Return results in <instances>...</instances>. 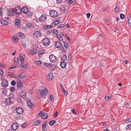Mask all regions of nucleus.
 <instances>
[{"instance_id":"obj_1","label":"nucleus","mask_w":131,"mask_h":131,"mask_svg":"<svg viewBox=\"0 0 131 131\" xmlns=\"http://www.w3.org/2000/svg\"><path fill=\"white\" fill-rule=\"evenodd\" d=\"M39 91L41 92V96L43 98H45L46 95L48 93V90L46 88H43L42 86H40L39 87Z\"/></svg>"},{"instance_id":"obj_2","label":"nucleus","mask_w":131,"mask_h":131,"mask_svg":"<svg viewBox=\"0 0 131 131\" xmlns=\"http://www.w3.org/2000/svg\"><path fill=\"white\" fill-rule=\"evenodd\" d=\"M49 39L47 38H45L43 39L42 42L43 45L45 46H48L50 43Z\"/></svg>"},{"instance_id":"obj_3","label":"nucleus","mask_w":131,"mask_h":131,"mask_svg":"<svg viewBox=\"0 0 131 131\" xmlns=\"http://www.w3.org/2000/svg\"><path fill=\"white\" fill-rule=\"evenodd\" d=\"M25 73L22 72H21L17 77H15V78H18V79L22 78L23 81H25L26 80V78L25 77Z\"/></svg>"},{"instance_id":"obj_4","label":"nucleus","mask_w":131,"mask_h":131,"mask_svg":"<svg viewBox=\"0 0 131 131\" xmlns=\"http://www.w3.org/2000/svg\"><path fill=\"white\" fill-rule=\"evenodd\" d=\"M17 85L18 88L22 89L23 87V85L22 82L19 79H18L17 81Z\"/></svg>"},{"instance_id":"obj_5","label":"nucleus","mask_w":131,"mask_h":131,"mask_svg":"<svg viewBox=\"0 0 131 131\" xmlns=\"http://www.w3.org/2000/svg\"><path fill=\"white\" fill-rule=\"evenodd\" d=\"M50 15L51 17H56L57 16V12L54 10H51L50 12Z\"/></svg>"},{"instance_id":"obj_6","label":"nucleus","mask_w":131,"mask_h":131,"mask_svg":"<svg viewBox=\"0 0 131 131\" xmlns=\"http://www.w3.org/2000/svg\"><path fill=\"white\" fill-rule=\"evenodd\" d=\"M49 58L50 61L52 62H54L56 61L57 57L53 54H51L49 56Z\"/></svg>"},{"instance_id":"obj_7","label":"nucleus","mask_w":131,"mask_h":131,"mask_svg":"<svg viewBox=\"0 0 131 131\" xmlns=\"http://www.w3.org/2000/svg\"><path fill=\"white\" fill-rule=\"evenodd\" d=\"M1 84L4 88H6L8 86V83L7 80L4 79L2 81Z\"/></svg>"},{"instance_id":"obj_8","label":"nucleus","mask_w":131,"mask_h":131,"mask_svg":"<svg viewBox=\"0 0 131 131\" xmlns=\"http://www.w3.org/2000/svg\"><path fill=\"white\" fill-rule=\"evenodd\" d=\"M16 111L17 113L19 114H22L24 112L22 108L20 107H18L16 108Z\"/></svg>"},{"instance_id":"obj_9","label":"nucleus","mask_w":131,"mask_h":131,"mask_svg":"<svg viewBox=\"0 0 131 131\" xmlns=\"http://www.w3.org/2000/svg\"><path fill=\"white\" fill-rule=\"evenodd\" d=\"M14 11L17 14H20L21 13V8H20L19 6H18L17 7L15 8Z\"/></svg>"},{"instance_id":"obj_10","label":"nucleus","mask_w":131,"mask_h":131,"mask_svg":"<svg viewBox=\"0 0 131 131\" xmlns=\"http://www.w3.org/2000/svg\"><path fill=\"white\" fill-rule=\"evenodd\" d=\"M10 97H11L5 99V100L4 101L5 104L7 105H9L12 104V102Z\"/></svg>"},{"instance_id":"obj_11","label":"nucleus","mask_w":131,"mask_h":131,"mask_svg":"<svg viewBox=\"0 0 131 131\" xmlns=\"http://www.w3.org/2000/svg\"><path fill=\"white\" fill-rule=\"evenodd\" d=\"M18 125L16 123H13L11 125L12 129L14 130H16L18 128Z\"/></svg>"},{"instance_id":"obj_12","label":"nucleus","mask_w":131,"mask_h":131,"mask_svg":"<svg viewBox=\"0 0 131 131\" xmlns=\"http://www.w3.org/2000/svg\"><path fill=\"white\" fill-rule=\"evenodd\" d=\"M22 12L24 14H27L28 12V8L26 6L23 7L21 9Z\"/></svg>"},{"instance_id":"obj_13","label":"nucleus","mask_w":131,"mask_h":131,"mask_svg":"<svg viewBox=\"0 0 131 131\" xmlns=\"http://www.w3.org/2000/svg\"><path fill=\"white\" fill-rule=\"evenodd\" d=\"M14 11L13 9H8L7 14L9 16H13L14 15Z\"/></svg>"},{"instance_id":"obj_14","label":"nucleus","mask_w":131,"mask_h":131,"mask_svg":"<svg viewBox=\"0 0 131 131\" xmlns=\"http://www.w3.org/2000/svg\"><path fill=\"white\" fill-rule=\"evenodd\" d=\"M47 19V17L44 15H42L39 18V20L41 22H44Z\"/></svg>"},{"instance_id":"obj_15","label":"nucleus","mask_w":131,"mask_h":131,"mask_svg":"<svg viewBox=\"0 0 131 131\" xmlns=\"http://www.w3.org/2000/svg\"><path fill=\"white\" fill-rule=\"evenodd\" d=\"M25 58V55L23 54H20L19 58L20 60V61L21 63L23 62Z\"/></svg>"},{"instance_id":"obj_16","label":"nucleus","mask_w":131,"mask_h":131,"mask_svg":"<svg viewBox=\"0 0 131 131\" xmlns=\"http://www.w3.org/2000/svg\"><path fill=\"white\" fill-rule=\"evenodd\" d=\"M41 118L43 119L47 118L48 117V115L46 113L42 112L41 115Z\"/></svg>"},{"instance_id":"obj_17","label":"nucleus","mask_w":131,"mask_h":131,"mask_svg":"<svg viewBox=\"0 0 131 131\" xmlns=\"http://www.w3.org/2000/svg\"><path fill=\"white\" fill-rule=\"evenodd\" d=\"M47 121H44L42 125V130L43 131H45L46 129V125L47 124Z\"/></svg>"},{"instance_id":"obj_18","label":"nucleus","mask_w":131,"mask_h":131,"mask_svg":"<svg viewBox=\"0 0 131 131\" xmlns=\"http://www.w3.org/2000/svg\"><path fill=\"white\" fill-rule=\"evenodd\" d=\"M54 46L56 48H60L61 46V43L58 41L56 42L55 43Z\"/></svg>"},{"instance_id":"obj_19","label":"nucleus","mask_w":131,"mask_h":131,"mask_svg":"<svg viewBox=\"0 0 131 131\" xmlns=\"http://www.w3.org/2000/svg\"><path fill=\"white\" fill-rule=\"evenodd\" d=\"M29 52L31 55H33L37 53V50L36 49H31L29 50Z\"/></svg>"},{"instance_id":"obj_20","label":"nucleus","mask_w":131,"mask_h":131,"mask_svg":"<svg viewBox=\"0 0 131 131\" xmlns=\"http://www.w3.org/2000/svg\"><path fill=\"white\" fill-rule=\"evenodd\" d=\"M47 78L49 80H52L53 78V75L52 73H50L47 76Z\"/></svg>"},{"instance_id":"obj_21","label":"nucleus","mask_w":131,"mask_h":131,"mask_svg":"<svg viewBox=\"0 0 131 131\" xmlns=\"http://www.w3.org/2000/svg\"><path fill=\"white\" fill-rule=\"evenodd\" d=\"M67 57L65 54H63L62 55L61 58V60L63 61L67 60Z\"/></svg>"},{"instance_id":"obj_22","label":"nucleus","mask_w":131,"mask_h":131,"mask_svg":"<svg viewBox=\"0 0 131 131\" xmlns=\"http://www.w3.org/2000/svg\"><path fill=\"white\" fill-rule=\"evenodd\" d=\"M27 104L29 107L30 108H31L32 107V106L33 105V103L32 102L30 101L29 100L27 102Z\"/></svg>"},{"instance_id":"obj_23","label":"nucleus","mask_w":131,"mask_h":131,"mask_svg":"<svg viewBox=\"0 0 131 131\" xmlns=\"http://www.w3.org/2000/svg\"><path fill=\"white\" fill-rule=\"evenodd\" d=\"M34 33V35L36 37H38L40 36L41 34L40 32L38 31H36Z\"/></svg>"},{"instance_id":"obj_24","label":"nucleus","mask_w":131,"mask_h":131,"mask_svg":"<svg viewBox=\"0 0 131 131\" xmlns=\"http://www.w3.org/2000/svg\"><path fill=\"white\" fill-rule=\"evenodd\" d=\"M0 22L2 24H3L4 25H7L8 24L7 21L4 19L0 21Z\"/></svg>"},{"instance_id":"obj_25","label":"nucleus","mask_w":131,"mask_h":131,"mask_svg":"<svg viewBox=\"0 0 131 131\" xmlns=\"http://www.w3.org/2000/svg\"><path fill=\"white\" fill-rule=\"evenodd\" d=\"M128 23L129 26L131 27V17L130 16L127 17Z\"/></svg>"},{"instance_id":"obj_26","label":"nucleus","mask_w":131,"mask_h":131,"mask_svg":"<svg viewBox=\"0 0 131 131\" xmlns=\"http://www.w3.org/2000/svg\"><path fill=\"white\" fill-rule=\"evenodd\" d=\"M60 65L62 68H65L66 66L67 63L65 62H62L60 63Z\"/></svg>"},{"instance_id":"obj_27","label":"nucleus","mask_w":131,"mask_h":131,"mask_svg":"<svg viewBox=\"0 0 131 131\" xmlns=\"http://www.w3.org/2000/svg\"><path fill=\"white\" fill-rule=\"evenodd\" d=\"M45 52V50L43 49H41L40 50L39 53L38 54V56L40 57H41V55L43 54Z\"/></svg>"},{"instance_id":"obj_28","label":"nucleus","mask_w":131,"mask_h":131,"mask_svg":"<svg viewBox=\"0 0 131 131\" xmlns=\"http://www.w3.org/2000/svg\"><path fill=\"white\" fill-rule=\"evenodd\" d=\"M34 63L36 65L40 66L42 62L40 60H39L38 61H34Z\"/></svg>"},{"instance_id":"obj_29","label":"nucleus","mask_w":131,"mask_h":131,"mask_svg":"<svg viewBox=\"0 0 131 131\" xmlns=\"http://www.w3.org/2000/svg\"><path fill=\"white\" fill-rule=\"evenodd\" d=\"M18 35L19 37L22 39H24L25 37V36L24 34L21 32L19 33Z\"/></svg>"},{"instance_id":"obj_30","label":"nucleus","mask_w":131,"mask_h":131,"mask_svg":"<svg viewBox=\"0 0 131 131\" xmlns=\"http://www.w3.org/2000/svg\"><path fill=\"white\" fill-rule=\"evenodd\" d=\"M21 63V64L20 65V67H21L22 68L24 69H26L27 68V66L26 64H24V62Z\"/></svg>"},{"instance_id":"obj_31","label":"nucleus","mask_w":131,"mask_h":131,"mask_svg":"<svg viewBox=\"0 0 131 131\" xmlns=\"http://www.w3.org/2000/svg\"><path fill=\"white\" fill-rule=\"evenodd\" d=\"M44 65L45 66L49 68H52L53 66V65L52 64H51L50 63H44Z\"/></svg>"},{"instance_id":"obj_32","label":"nucleus","mask_w":131,"mask_h":131,"mask_svg":"<svg viewBox=\"0 0 131 131\" xmlns=\"http://www.w3.org/2000/svg\"><path fill=\"white\" fill-rule=\"evenodd\" d=\"M20 95L23 98H25L26 96V94L25 92H21L20 93Z\"/></svg>"},{"instance_id":"obj_33","label":"nucleus","mask_w":131,"mask_h":131,"mask_svg":"<svg viewBox=\"0 0 131 131\" xmlns=\"http://www.w3.org/2000/svg\"><path fill=\"white\" fill-rule=\"evenodd\" d=\"M18 57H16L14 59V62L15 64L18 65L19 64L18 62Z\"/></svg>"},{"instance_id":"obj_34","label":"nucleus","mask_w":131,"mask_h":131,"mask_svg":"<svg viewBox=\"0 0 131 131\" xmlns=\"http://www.w3.org/2000/svg\"><path fill=\"white\" fill-rule=\"evenodd\" d=\"M12 40L14 42H15L18 41V39L17 37L14 36L12 38Z\"/></svg>"},{"instance_id":"obj_35","label":"nucleus","mask_w":131,"mask_h":131,"mask_svg":"<svg viewBox=\"0 0 131 131\" xmlns=\"http://www.w3.org/2000/svg\"><path fill=\"white\" fill-rule=\"evenodd\" d=\"M52 27V26L51 25H47L46 26H44L43 27V28L44 29H47Z\"/></svg>"},{"instance_id":"obj_36","label":"nucleus","mask_w":131,"mask_h":131,"mask_svg":"<svg viewBox=\"0 0 131 131\" xmlns=\"http://www.w3.org/2000/svg\"><path fill=\"white\" fill-rule=\"evenodd\" d=\"M60 22V20H57L56 21L54 22H53L52 24V25L53 26H54L55 25H56L59 23Z\"/></svg>"},{"instance_id":"obj_37","label":"nucleus","mask_w":131,"mask_h":131,"mask_svg":"<svg viewBox=\"0 0 131 131\" xmlns=\"http://www.w3.org/2000/svg\"><path fill=\"white\" fill-rule=\"evenodd\" d=\"M21 23V21L17 19H16L15 23L17 25H19Z\"/></svg>"},{"instance_id":"obj_38","label":"nucleus","mask_w":131,"mask_h":131,"mask_svg":"<svg viewBox=\"0 0 131 131\" xmlns=\"http://www.w3.org/2000/svg\"><path fill=\"white\" fill-rule=\"evenodd\" d=\"M2 93L5 95H6L7 93V90L5 88H4L3 89Z\"/></svg>"},{"instance_id":"obj_39","label":"nucleus","mask_w":131,"mask_h":131,"mask_svg":"<svg viewBox=\"0 0 131 131\" xmlns=\"http://www.w3.org/2000/svg\"><path fill=\"white\" fill-rule=\"evenodd\" d=\"M63 42L64 44V48L66 49H67L68 47V43L67 42H65L64 41H63Z\"/></svg>"},{"instance_id":"obj_40","label":"nucleus","mask_w":131,"mask_h":131,"mask_svg":"<svg viewBox=\"0 0 131 131\" xmlns=\"http://www.w3.org/2000/svg\"><path fill=\"white\" fill-rule=\"evenodd\" d=\"M56 121L53 120L50 121L49 123V124L50 126H51L54 124Z\"/></svg>"},{"instance_id":"obj_41","label":"nucleus","mask_w":131,"mask_h":131,"mask_svg":"<svg viewBox=\"0 0 131 131\" xmlns=\"http://www.w3.org/2000/svg\"><path fill=\"white\" fill-rule=\"evenodd\" d=\"M41 121L40 120H38L35 121V124L36 125H38L40 124Z\"/></svg>"},{"instance_id":"obj_42","label":"nucleus","mask_w":131,"mask_h":131,"mask_svg":"<svg viewBox=\"0 0 131 131\" xmlns=\"http://www.w3.org/2000/svg\"><path fill=\"white\" fill-rule=\"evenodd\" d=\"M8 74L11 77H12V78L15 77V75L14 74L10 72H8Z\"/></svg>"},{"instance_id":"obj_43","label":"nucleus","mask_w":131,"mask_h":131,"mask_svg":"<svg viewBox=\"0 0 131 131\" xmlns=\"http://www.w3.org/2000/svg\"><path fill=\"white\" fill-rule=\"evenodd\" d=\"M120 7H119L117 6L115 7L114 11L115 12H118L120 9Z\"/></svg>"},{"instance_id":"obj_44","label":"nucleus","mask_w":131,"mask_h":131,"mask_svg":"<svg viewBox=\"0 0 131 131\" xmlns=\"http://www.w3.org/2000/svg\"><path fill=\"white\" fill-rule=\"evenodd\" d=\"M131 122V118H129L127 119L125 121H124V123H126L127 124L128 123H129L130 122Z\"/></svg>"},{"instance_id":"obj_45","label":"nucleus","mask_w":131,"mask_h":131,"mask_svg":"<svg viewBox=\"0 0 131 131\" xmlns=\"http://www.w3.org/2000/svg\"><path fill=\"white\" fill-rule=\"evenodd\" d=\"M62 90L65 95H67V92L66 90H65V89L63 88H62Z\"/></svg>"},{"instance_id":"obj_46","label":"nucleus","mask_w":131,"mask_h":131,"mask_svg":"<svg viewBox=\"0 0 131 131\" xmlns=\"http://www.w3.org/2000/svg\"><path fill=\"white\" fill-rule=\"evenodd\" d=\"M64 35V34L62 32H61L59 35H60V38H61V40L63 41V39L62 38V37Z\"/></svg>"},{"instance_id":"obj_47","label":"nucleus","mask_w":131,"mask_h":131,"mask_svg":"<svg viewBox=\"0 0 131 131\" xmlns=\"http://www.w3.org/2000/svg\"><path fill=\"white\" fill-rule=\"evenodd\" d=\"M130 127H131V124L127 125L126 126L125 129L127 130H129L130 129Z\"/></svg>"},{"instance_id":"obj_48","label":"nucleus","mask_w":131,"mask_h":131,"mask_svg":"<svg viewBox=\"0 0 131 131\" xmlns=\"http://www.w3.org/2000/svg\"><path fill=\"white\" fill-rule=\"evenodd\" d=\"M120 17L121 19H123L125 17V15L122 13H121L120 15Z\"/></svg>"},{"instance_id":"obj_49","label":"nucleus","mask_w":131,"mask_h":131,"mask_svg":"<svg viewBox=\"0 0 131 131\" xmlns=\"http://www.w3.org/2000/svg\"><path fill=\"white\" fill-rule=\"evenodd\" d=\"M67 3H69L70 4H71L73 3V1L72 0H66Z\"/></svg>"},{"instance_id":"obj_50","label":"nucleus","mask_w":131,"mask_h":131,"mask_svg":"<svg viewBox=\"0 0 131 131\" xmlns=\"http://www.w3.org/2000/svg\"><path fill=\"white\" fill-rule=\"evenodd\" d=\"M51 32L54 34H56L58 33V31L56 30L52 29L51 30Z\"/></svg>"},{"instance_id":"obj_51","label":"nucleus","mask_w":131,"mask_h":131,"mask_svg":"<svg viewBox=\"0 0 131 131\" xmlns=\"http://www.w3.org/2000/svg\"><path fill=\"white\" fill-rule=\"evenodd\" d=\"M0 67L5 68L6 67V66L4 64L0 63Z\"/></svg>"},{"instance_id":"obj_52","label":"nucleus","mask_w":131,"mask_h":131,"mask_svg":"<svg viewBox=\"0 0 131 131\" xmlns=\"http://www.w3.org/2000/svg\"><path fill=\"white\" fill-rule=\"evenodd\" d=\"M16 84V82L14 80H13L11 82V84L13 86L15 85Z\"/></svg>"},{"instance_id":"obj_53","label":"nucleus","mask_w":131,"mask_h":131,"mask_svg":"<svg viewBox=\"0 0 131 131\" xmlns=\"http://www.w3.org/2000/svg\"><path fill=\"white\" fill-rule=\"evenodd\" d=\"M64 24H62L60 25L58 27V28H63L64 26Z\"/></svg>"},{"instance_id":"obj_54","label":"nucleus","mask_w":131,"mask_h":131,"mask_svg":"<svg viewBox=\"0 0 131 131\" xmlns=\"http://www.w3.org/2000/svg\"><path fill=\"white\" fill-rule=\"evenodd\" d=\"M111 98V97L109 96H106L105 97V100H108Z\"/></svg>"},{"instance_id":"obj_55","label":"nucleus","mask_w":131,"mask_h":131,"mask_svg":"<svg viewBox=\"0 0 131 131\" xmlns=\"http://www.w3.org/2000/svg\"><path fill=\"white\" fill-rule=\"evenodd\" d=\"M4 73V72L3 70L1 69H0V75H2Z\"/></svg>"},{"instance_id":"obj_56","label":"nucleus","mask_w":131,"mask_h":131,"mask_svg":"<svg viewBox=\"0 0 131 131\" xmlns=\"http://www.w3.org/2000/svg\"><path fill=\"white\" fill-rule=\"evenodd\" d=\"M50 99H51V101L52 102L53 101H54V97L53 96H52V95L51 94L50 95Z\"/></svg>"},{"instance_id":"obj_57","label":"nucleus","mask_w":131,"mask_h":131,"mask_svg":"<svg viewBox=\"0 0 131 131\" xmlns=\"http://www.w3.org/2000/svg\"><path fill=\"white\" fill-rule=\"evenodd\" d=\"M21 126L22 127H25L27 126V124L26 123H24L21 125Z\"/></svg>"},{"instance_id":"obj_58","label":"nucleus","mask_w":131,"mask_h":131,"mask_svg":"<svg viewBox=\"0 0 131 131\" xmlns=\"http://www.w3.org/2000/svg\"><path fill=\"white\" fill-rule=\"evenodd\" d=\"M43 112L42 111H40L39 113L37 115V117H38L40 115V114L41 115L42 114V113Z\"/></svg>"},{"instance_id":"obj_59","label":"nucleus","mask_w":131,"mask_h":131,"mask_svg":"<svg viewBox=\"0 0 131 131\" xmlns=\"http://www.w3.org/2000/svg\"><path fill=\"white\" fill-rule=\"evenodd\" d=\"M56 37L60 40H61V38L60 37L59 35L57 34L56 35Z\"/></svg>"},{"instance_id":"obj_60","label":"nucleus","mask_w":131,"mask_h":131,"mask_svg":"<svg viewBox=\"0 0 131 131\" xmlns=\"http://www.w3.org/2000/svg\"><path fill=\"white\" fill-rule=\"evenodd\" d=\"M15 90V88L13 86H12L10 88V91H14Z\"/></svg>"},{"instance_id":"obj_61","label":"nucleus","mask_w":131,"mask_h":131,"mask_svg":"<svg viewBox=\"0 0 131 131\" xmlns=\"http://www.w3.org/2000/svg\"><path fill=\"white\" fill-rule=\"evenodd\" d=\"M22 45L24 48H25L26 47V44L24 42L22 43Z\"/></svg>"},{"instance_id":"obj_62","label":"nucleus","mask_w":131,"mask_h":131,"mask_svg":"<svg viewBox=\"0 0 131 131\" xmlns=\"http://www.w3.org/2000/svg\"><path fill=\"white\" fill-rule=\"evenodd\" d=\"M58 112L57 111H56L55 112V113L54 115V117H56L58 115Z\"/></svg>"},{"instance_id":"obj_63","label":"nucleus","mask_w":131,"mask_h":131,"mask_svg":"<svg viewBox=\"0 0 131 131\" xmlns=\"http://www.w3.org/2000/svg\"><path fill=\"white\" fill-rule=\"evenodd\" d=\"M14 66V67H12V66H11L10 67L9 69H11L17 67H16L15 66Z\"/></svg>"},{"instance_id":"obj_64","label":"nucleus","mask_w":131,"mask_h":131,"mask_svg":"<svg viewBox=\"0 0 131 131\" xmlns=\"http://www.w3.org/2000/svg\"><path fill=\"white\" fill-rule=\"evenodd\" d=\"M62 1V0H57V3H60Z\"/></svg>"}]
</instances>
